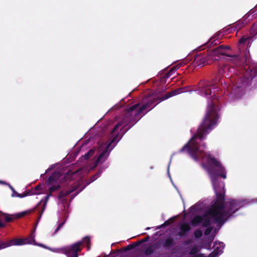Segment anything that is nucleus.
I'll return each instance as SVG.
<instances>
[{"mask_svg": "<svg viewBox=\"0 0 257 257\" xmlns=\"http://www.w3.org/2000/svg\"><path fill=\"white\" fill-rule=\"evenodd\" d=\"M217 87H198L197 91L201 95L207 97L210 96V100L208 101L206 115L202 122L198 127L196 134L191 140L180 150L179 153L187 152L190 156L195 161L206 158V163L202 164V166L209 174L213 189L215 192L224 191V183L219 180V177L226 178V171L221 163L210 154H206L199 149V145L196 142L197 139L203 140L212 130L218 119L217 108L215 106L217 100L215 89Z\"/></svg>", "mask_w": 257, "mask_h": 257, "instance_id": "1", "label": "nucleus"}, {"mask_svg": "<svg viewBox=\"0 0 257 257\" xmlns=\"http://www.w3.org/2000/svg\"><path fill=\"white\" fill-rule=\"evenodd\" d=\"M184 88H179L164 94L160 90L149 93L143 99L142 105L139 103L132 105L125 109L122 120L115 125L111 132V140L107 141L99 149L104 150L100 154L95 162V166L103 163L109 155L110 152L114 147L116 144L123 135L141 118L140 115L143 111L147 110V112L152 110L159 102L164 101L175 95L184 92Z\"/></svg>", "mask_w": 257, "mask_h": 257, "instance_id": "2", "label": "nucleus"}, {"mask_svg": "<svg viewBox=\"0 0 257 257\" xmlns=\"http://www.w3.org/2000/svg\"><path fill=\"white\" fill-rule=\"evenodd\" d=\"M244 205V202L242 200L227 199L224 204L219 203L212 205L208 211V214L215 220V222L222 225L227 218L231 217Z\"/></svg>", "mask_w": 257, "mask_h": 257, "instance_id": "3", "label": "nucleus"}, {"mask_svg": "<svg viewBox=\"0 0 257 257\" xmlns=\"http://www.w3.org/2000/svg\"><path fill=\"white\" fill-rule=\"evenodd\" d=\"M230 49L228 46L220 45L217 47L206 52L200 53L195 56L194 63L198 66L202 67L209 64V60L214 59L216 60L215 57H219L220 55L225 56L228 57L227 60L235 65L240 63L241 57L238 55H232L228 54L227 51Z\"/></svg>", "mask_w": 257, "mask_h": 257, "instance_id": "4", "label": "nucleus"}, {"mask_svg": "<svg viewBox=\"0 0 257 257\" xmlns=\"http://www.w3.org/2000/svg\"><path fill=\"white\" fill-rule=\"evenodd\" d=\"M85 243L87 250L90 249V238L89 236H85L83 238L82 241L76 242L71 245L65 246L62 248L55 249L56 252L65 254L67 257H71L74 253V251H81V245L83 243Z\"/></svg>", "mask_w": 257, "mask_h": 257, "instance_id": "5", "label": "nucleus"}, {"mask_svg": "<svg viewBox=\"0 0 257 257\" xmlns=\"http://www.w3.org/2000/svg\"><path fill=\"white\" fill-rule=\"evenodd\" d=\"M34 232H32L29 237L25 239L14 238L12 240L0 239V250L12 245H21L25 244H32L35 241Z\"/></svg>", "mask_w": 257, "mask_h": 257, "instance_id": "6", "label": "nucleus"}, {"mask_svg": "<svg viewBox=\"0 0 257 257\" xmlns=\"http://www.w3.org/2000/svg\"><path fill=\"white\" fill-rule=\"evenodd\" d=\"M46 203L45 202L43 204L41 205V202H40L39 204H38L37 205V206L34 209L28 210H27V211H25L20 213L19 214V217H23L24 215H25L26 214H29L32 212L35 211L36 210H38L39 211L38 219H40L45 209Z\"/></svg>", "mask_w": 257, "mask_h": 257, "instance_id": "7", "label": "nucleus"}, {"mask_svg": "<svg viewBox=\"0 0 257 257\" xmlns=\"http://www.w3.org/2000/svg\"><path fill=\"white\" fill-rule=\"evenodd\" d=\"M159 241L161 243L163 247L165 248H169L175 244L174 238L171 236H168L164 239L160 238Z\"/></svg>", "mask_w": 257, "mask_h": 257, "instance_id": "8", "label": "nucleus"}, {"mask_svg": "<svg viewBox=\"0 0 257 257\" xmlns=\"http://www.w3.org/2000/svg\"><path fill=\"white\" fill-rule=\"evenodd\" d=\"M60 177V174L59 172L55 171L46 181V184L47 186L51 185L53 183H55L59 179Z\"/></svg>", "mask_w": 257, "mask_h": 257, "instance_id": "9", "label": "nucleus"}, {"mask_svg": "<svg viewBox=\"0 0 257 257\" xmlns=\"http://www.w3.org/2000/svg\"><path fill=\"white\" fill-rule=\"evenodd\" d=\"M180 231L178 233V235L180 236H184L190 229L191 227L189 223H183L180 225Z\"/></svg>", "mask_w": 257, "mask_h": 257, "instance_id": "10", "label": "nucleus"}, {"mask_svg": "<svg viewBox=\"0 0 257 257\" xmlns=\"http://www.w3.org/2000/svg\"><path fill=\"white\" fill-rule=\"evenodd\" d=\"M224 191L223 192H215V195L216 196V200L214 204L213 205H215L217 203H222L223 204H225V201H224Z\"/></svg>", "mask_w": 257, "mask_h": 257, "instance_id": "11", "label": "nucleus"}, {"mask_svg": "<svg viewBox=\"0 0 257 257\" xmlns=\"http://www.w3.org/2000/svg\"><path fill=\"white\" fill-rule=\"evenodd\" d=\"M203 221V217L200 215L195 216L191 221L192 225L196 226L198 224L202 223Z\"/></svg>", "mask_w": 257, "mask_h": 257, "instance_id": "12", "label": "nucleus"}, {"mask_svg": "<svg viewBox=\"0 0 257 257\" xmlns=\"http://www.w3.org/2000/svg\"><path fill=\"white\" fill-rule=\"evenodd\" d=\"M11 188L13 192L12 196H14V194H15L16 196H17L19 198H23V197H26L28 195H32L33 194V193H31L30 191H29L27 192H24L23 194H20L18 193V191L16 192L12 186H11Z\"/></svg>", "mask_w": 257, "mask_h": 257, "instance_id": "13", "label": "nucleus"}, {"mask_svg": "<svg viewBox=\"0 0 257 257\" xmlns=\"http://www.w3.org/2000/svg\"><path fill=\"white\" fill-rule=\"evenodd\" d=\"M75 189L74 188V189H73L71 190H66V191H61L58 195V198L59 199H61L67 196V195H69L72 192H73L75 190Z\"/></svg>", "mask_w": 257, "mask_h": 257, "instance_id": "14", "label": "nucleus"}, {"mask_svg": "<svg viewBox=\"0 0 257 257\" xmlns=\"http://www.w3.org/2000/svg\"><path fill=\"white\" fill-rule=\"evenodd\" d=\"M222 252V250L219 249L218 247H217L214 249V251L212 252L209 254L208 257H216L219 254L221 253Z\"/></svg>", "mask_w": 257, "mask_h": 257, "instance_id": "15", "label": "nucleus"}, {"mask_svg": "<svg viewBox=\"0 0 257 257\" xmlns=\"http://www.w3.org/2000/svg\"><path fill=\"white\" fill-rule=\"evenodd\" d=\"M244 21L240 20L234 24V27L235 29L239 30L244 26Z\"/></svg>", "mask_w": 257, "mask_h": 257, "instance_id": "16", "label": "nucleus"}, {"mask_svg": "<svg viewBox=\"0 0 257 257\" xmlns=\"http://www.w3.org/2000/svg\"><path fill=\"white\" fill-rule=\"evenodd\" d=\"M178 68L179 67H178L177 66H175L172 67L168 71V72L167 74H166L165 77H170Z\"/></svg>", "mask_w": 257, "mask_h": 257, "instance_id": "17", "label": "nucleus"}, {"mask_svg": "<svg viewBox=\"0 0 257 257\" xmlns=\"http://www.w3.org/2000/svg\"><path fill=\"white\" fill-rule=\"evenodd\" d=\"M202 223V225L204 227L210 226V225L211 224L210 218L203 217V221Z\"/></svg>", "mask_w": 257, "mask_h": 257, "instance_id": "18", "label": "nucleus"}, {"mask_svg": "<svg viewBox=\"0 0 257 257\" xmlns=\"http://www.w3.org/2000/svg\"><path fill=\"white\" fill-rule=\"evenodd\" d=\"M60 188H61V187H60V185H52L49 188V193L52 194V193L53 192H54L57 190H58L59 189H60Z\"/></svg>", "mask_w": 257, "mask_h": 257, "instance_id": "19", "label": "nucleus"}, {"mask_svg": "<svg viewBox=\"0 0 257 257\" xmlns=\"http://www.w3.org/2000/svg\"><path fill=\"white\" fill-rule=\"evenodd\" d=\"M95 152V150L90 149L87 153L85 154L83 157L85 160H88L91 156H92Z\"/></svg>", "mask_w": 257, "mask_h": 257, "instance_id": "20", "label": "nucleus"}, {"mask_svg": "<svg viewBox=\"0 0 257 257\" xmlns=\"http://www.w3.org/2000/svg\"><path fill=\"white\" fill-rule=\"evenodd\" d=\"M5 215H6L5 213L0 211V228H4L6 226V224L2 221L4 219Z\"/></svg>", "mask_w": 257, "mask_h": 257, "instance_id": "21", "label": "nucleus"}, {"mask_svg": "<svg viewBox=\"0 0 257 257\" xmlns=\"http://www.w3.org/2000/svg\"><path fill=\"white\" fill-rule=\"evenodd\" d=\"M154 252V250L152 247L150 245L147 248H146L144 251V253L146 255H150Z\"/></svg>", "mask_w": 257, "mask_h": 257, "instance_id": "22", "label": "nucleus"}, {"mask_svg": "<svg viewBox=\"0 0 257 257\" xmlns=\"http://www.w3.org/2000/svg\"><path fill=\"white\" fill-rule=\"evenodd\" d=\"M97 174H95V175L92 176L91 177H90V178L88 180L86 181V185H88L89 184H90L91 183L93 182L97 179Z\"/></svg>", "mask_w": 257, "mask_h": 257, "instance_id": "23", "label": "nucleus"}, {"mask_svg": "<svg viewBox=\"0 0 257 257\" xmlns=\"http://www.w3.org/2000/svg\"><path fill=\"white\" fill-rule=\"evenodd\" d=\"M250 33L253 35L257 34V22L252 26L250 29Z\"/></svg>", "mask_w": 257, "mask_h": 257, "instance_id": "24", "label": "nucleus"}, {"mask_svg": "<svg viewBox=\"0 0 257 257\" xmlns=\"http://www.w3.org/2000/svg\"><path fill=\"white\" fill-rule=\"evenodd\" d=\"M137 246H138L137 242H135L133 244H131L128 245L127 246H126L124 248V250L127 251V250L133 249L135 248Z\"/></svg>", "mask_w": 257, "mask_h": 257, "instance_id": "25", "label": "nucleus"}, {"mask_svg": "<svg viewBox=\"0 0 257 257\" xmlns=\"http://www.w3.org/2000/svg\"><path fill=\"white\" fill-rule=\"evenodd\" d=\"M194 235L195 238H199L202 236V231L200 229H197L194 231Z\"/></svg>", "mask_w": 257, "mask_h": 257, "instance_id": "26", "label": "nucleus"}, {"mask_svg": "<svg viewBox=\"0 0 257 257\" xmlns=\"http://www.w3.org/2000/svg\"><path fill=\"white\" fill-rule=\"evenodd\" d=\"M4 219L6 222H11L13 219L11 215L6 213V215H5Z\"/></svg>", "mask_w": 257, "mask_h": 257, "instance_id": "27", "label": "nucleus"}, {"mask_svg": "<svg viewBox=\"0 0 257 257\" xmlns=\"http://www.w3.org/2000/svg\"><path fill=\"white\" fill-rule=\"evenodd\" d=\"M198 251L199 250L198 247L196 246H194L191 249L190 251V254L191 255H195L198 252Z\"/></svg>", "mask_w": 257, "mask_h": 257, "instance_id": "28", "label": "nucleus"}, {"mask_svg": "<svg viewBox=\"0 0 257 257\" xmlns=\"http://www.w3.org/2000/svg\"><path fill=\"white\" fill-rule=\"evenodd\" d=\"M213 38L210 39L208 42L207 43V44H209L210 46H214L218 44L217 41V38L213 41H212Z\"/></svg>", "mask_w": 257, "mask_h": 257, "instance_id": "29", "label": "nucleus"}, {"mask_svg": "<svg viewBox=\"0 0 257 257\" xmlns=\"http://www.w3.org/2000/svg\"><path fill=\"white\" fill-rule=\"evenodd\" d=\"M207 228L204 231V234L205 235H209L213 230V227L211 226L207 227Z\"/></svg>", "mask_w": 257, "mask_h": 257, "instance_id": "30", "label": "nucleus"}, {"mask_svg": "<svg viewBox=\"0 0 257 257\" xmlns=\"http://www.w3.org/2000/svg\"><path fill=\"white\" fill-rule=\"evenodd\" d=\"M149 239H150V236H149V235H148L145 238L139 241L136 242H137L138 245H139L141 244L142 243H144V242H147V241H149Z\"/></svg>", "mask_w": 257, "mask_h": 257, "instance_id": "31", "label": "nucleus"}, {"mask_svg": "<svg viewBox=\"0 0 257 257\" xmlns=\"http://www.w3.org/2000/svg\"><path fill=\"white\" fill-rule=\"evenodd\" d=\"M65 222V220H64L62 222L60 223L58 225V226L57 227V228H56V229L54 232V234H56L60 230V229L63 226Z\"/></svg>", "mask_w": 257, "mask_h": 257, "instance_id": "32", "label": "nucleus"}, {"mask_svg": "<svg viewBox=\"0 0 257 257\" xmlns=\"http://www.w3.org/2000/svg\"><path fill=\"white\" fill-rule=\"evenodd\" d=\"M42 189V187L40 185H37L35 188V192H32L31 191V193H34V194H40V192H37V191L39 190H41ZM33 195V194H32Z\"/></svg>", "mask_w": 257, "mask_h": 257, "instance_id": "33", "label": "nucleus"}, {"mask_svg": "<svg viewBox=\"0 0 257 257\" xmlns=\"http://www.w3.org/2000/svg\"><path fill=\"white\" fill-rule=\"evenodd\" d=\"M161 243L159 241L152 245L151 246L152 247L153 249L155 250V249L157 248H159L160 246L159 245V244Z\"/></svg>", "mask_w": 257, "mask_h": 257, "instance_id": "34", "label": "nucleus"}, {"mask_svg": "<svg viewBox=\"0 0 257 257\" xmlns=\"http://www.w3.org/2000/svg\"><path fill=\"white\" fill-rule=\"evenodd\" d=\"M174 221V219L173 218H171L165 221L164 223L166 224L167 226H169L171 225Z\"/></svg>", "mask_w": 257, "mask_h": 257, "instance_id": "35", "label": "nucleus"}, {"mask_svg": "<svg viewBox=\"0 0 257 257\" xmlns=\"http://www.w3.org/2000/svg\"><path fill=\"white\" fill-rule=\"evenodd\" d=\"M80 251H74V253H73V255L71 257H78V252Z\"/></svg>", "mask_w": 257, "mask_h": 257, "instance_id": "36", "label": "nucleus"}, {"mask_svg": "<svg viewBox=\"0 0 257 257\" xmlns=\"http://www.w3.org/2000/svg\"><path fill=\"white\" fill-rule=\"evenodd\" d=\"M192 242L191 239H188L184 242V244L187 245Z\"/></svg>", "mask_w": 257, "mask_h": 257, "instance_id": "37", "label": "nucleus"}, {"mask_svg": "<svg viewBox=\"0 0 257 257\" xmlns=\"http://www.w3.org/2000/svg\"><path fill=\"white\" fill-rule=\"evenodd\" d=\"M165 226H167V225H166V224L165 223H164L162 224H161L160 226L158 227L157 228L158 229H160L161 228H162V227H165Z\"/></svg>", "mask_w": 257, "mask_h": 257, "instance_id": "38", "label": "nucleus"}, {"mask_svg": "<svg viewBox=\"0 0 257 257\" xmlns=\"http://www.w3.org/2000/svg\"><path fill=\"white\" fill-rule=\"evenodd\" d=\"M165 226H167V225H166V224L165 223H164L162 224H161L160 226L158 227L157 228L158 229H160L161 228H162V227H165Z\"/></svg>", "mask_w": 257, "mask_h": 257, "instance_id": "39", "label": "nucleus"}, {"mask_svg": "<svg viewBox=\"0 0 257 257\" xmlns=\"http://www.w3.org/2000/svg\"><path fill=\"white\" fill-rule=\"evenodd\" d=\"M245 39H244L243 38H241L240 40H239V43H244L245 42Z\"/></svg>", "mask_w": 257, "mask_h": 257, "instance_id": "40", "label": "nucleus"}, {"mask_svg": "<svg viewBox=\"0 0 257 257\" xmlns=\"http://www.w3.org/2000/svg\"><path fill=\"white\" fill-rule=\"evenodd\" d=\"M51 195H52V194H50V193H49V194H48L46 196V201H47V200L49 199V197H50V196H51Z\"/></svg>", "mask_w": 257, "mask_h": 257, "instance_id": "41", "label": "nucleus"}, {"mask_svg": "<svg viewBox=\"0 0 257 257\" xmlns=\"http://www.w3.org/2000/svg\"><path fill=\"white\" fill-rule=\"evenodd\" d=\"M196 257H205L203 254H199L196 255Z\"/></svg>", "mask_w": 257, "mask_h": 257, "instance_id": "42", "label": "nucleus"}, {"mask_svg": "<svg viewBox=\"0 0 257 257\" xmlns=\"http://www.w3.org/2000/svg\"><path fill=\"white\" fill-rule=\"evenodd\" d=\"M47 172H48V170H46L44 174H41V177H44L47 173Z\"/></svg>", "mask_w": 257, "mask_h": 257, "instance_id": "43", "label": "nucleus"}, {"mask_svg": "<svg viewBox=\"0 0 257 257\" xmlns=\"http://www.w3.org/2000/svg\"><path fill=\"white\" fill-rule=\"evenodd\" d=\"M219 73H222L221 71H222V68H221L220 70H219ZM222 71H224V69L222 70Z\"/></svg>", "mask_w": 257, "mask_h": 257, "instance_id": "44", "label": "nucleus"}, {"mask_svg": "<svg viewBox=\"0 0 257 257\" xmlns=\"http://www.w3.org/2000/svg\"><path fill=\"white\" fill-rule=\"evenodd\" d=\"M219 244V245L221 246H222L223 244V242H220Z\"/></svg>", "mask_w": 257, "mask_h": 257, "instance_id": "45", "label": "nucleus"}, {"mask_svg": "<svg viewBox=\"0 0 257 257\" xmlns=\"http://www.w3.org/2000/svg\"><path fill=\"white\" fill-rule=\"evenodd\" d=\"M150 229V227H147V228H146V230H149V229Z\"/></svg>", "mask_w": 257, "mask_h": 257, "instance_id": "46", "label": "nucleus"}, {"mask_svg": "<svg viewBox=\"0 0 257 257\" xmlns=\"http://www.w3.org/2000/svg\"><path fill=\"white\" fill-rule=\"evenodd\" d=\"M1 183H3L4 182L2 181H0Z\"/></svg>", "mask_w": 257, "mask_h": 257, "instance_id": "47", "label": "nucleus"}]
</instances>
